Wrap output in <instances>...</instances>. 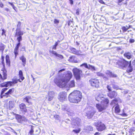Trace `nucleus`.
<instances>
[{
	"label": "nucleus",
	"mask_w": 135,
	"mask_h": 135,
	"mask_svg": "<svg viewBox=\"0 0 135 135\" xmlns=\"http://www.w3.org/2000/svg\"><path fill=\"white\" fill-rule=\"evenodd\" d=\"M65 70V69H63L60 70L58 72V76L54 80L56 84L61 88L65 87L66 86V83L73 76L72 73L69 71L66 72L65 74L61 73L60 74V73Z\"/></svg>",
	"instance_id": "obj_1"
},
{
	"label": "nucleus",
	"mask_w": 135,
	"mask_h": 135,
	"mask_svg": "<svg viewBox=\"0 0 135 135\" xmlns=\"http://www.w3.org/2000/svg\"><path fill=\"white\" fill-rule=\"evenodd\" d=\"M81 93L80 91L75 90L71 93L69 96V99L70 102L77 103L79 102L82 98Z\"/></svg>",
	"instance_id": "obj_2"
},
{
	"label": "nucleus",
	"mask_w": 135,
	"mask_h": 135,
	"mask_svg": "<svg viewBox=\"0 0 135 135\" xmlns=\"http://www.w3.org/2000/svg\"><path fill=\"white\" fill-rule=\"evenodd\" d=\"M109 100L107 98L105 99L104 100L101 101V104H97L96 107L97 109L99 112H102L103 110L105 109L107 105L108 104Z\"/></svg>",
	"instance_id": "obj_3"
},
{
	"label": "nucleus",
	"mask_w": 135,
	"mask_h": 135,
	"mask_svg": "<svg viewBox=\"0 0 135 135\" xmlns=\"http://www.w3.org/2000/svg\"><path fill=\"white\" fill-rule=\"evenodd\" d=\"M116 63L117 67L123 69L127 67L129 64L128 61L123 59L118 61Z\"/></svg>",
	"instance_id": "obj_4"
},
{
	"label": "nucleus",
	"mask_w": 135,
	"mask_h": 135,
	"mask_svg": "<svg viewBox=\"0 0 135 135\" xmlns=\"http://www.w3.org/2000/svg\"><path fill=\"white\" fill-rule=\"evenodd\" d=\"M72 71L76 80H80L81 76L82 75V71L77 68L73 69Z\"/></svg>",
	"instance_id": "obj_5"
},
{
	"label": "nucleus",
	"mask_w": 135,
	"mask_h": 135,
	"mask_svg": "<svg viewBox=\"0 0 135 135\" xmlns=\"http://www.w3.org/2000/svg\"><path fill=\"white\" fill-rule=\"evenodd\" d=\"M87 109L88 111L86 113V115L88 118L90 119L94 115L96 112L94 108L92 107H88Z\"/></svg>",
	"instance_id": "obj_6"
},
{
	"label": "nucleus",
	"mask_w": 135,
	"mask_h": 135,
	"mask_svg": "<svg viewBox=\"0 0 135 135\" xmlns=\"http://www.w3.org/2000/svg\"><path fill=\"white\" fill-rule=\"evenodd\" d=\"M20 107L22 113L23 114H25L26 113H29V110L31 112H33L32 110H30V109H26L25 105L23 103H22L20 105Z\"/></svg>",
	"instance_id": "obj_7"
},
{
	"label": "nucleus",
	"mask_w": 135,
	"mask_h": 135,
	"mask_svg": "<svg viewBox=\"0 0 135 135\" xmlns=\"http://www.w3.org/2000/svg\"><path fill=\"white\" fill-rule=\"evenodd\" d=\"M16 32L15 35V36L17 37V40L18 43L22 40V36L23 34V33L20 31L19 28H17L16 29Z\"/></svg>",
	"instance_id": "obj_8"
},
{
	"label": "nucleus",
	"mask_w": 135,
	"mask_h": 135,
	"mask_svg": "<svg viewBox=\"0 0 135 135\" xmlns=\"http://www.w3.org/2000/svg\"><path fill=\"white\" fill-rule=\"evenodd\" d=\"M97 129L99 131H101L104 130L105 128V125L101 122H98L96 125Z\"/></svg>",
	"instance_id": "obj_9"
},
{
	"label": "nucleus",
	"mask_w": 135,
	"mask_h": 135,
	"mask_svg": "<svg viewBox=\"0 0 135 135\" xmlns=\"http://www.w3.org/2000/svg\"><path fill=\"white\" fill-rule=\"evenodd\" d=\"M89 82L91 85L97 88L99 86V82L97 79H91L89 80Z\"/></svg>",
	"instance_id": "obj_10"
},
{
	"label": "nucleus",
	"mask_w": 135,
	"mask_h": 135,
	"mask_svg": "<svg viewBox=\"0 0 135 135\" xmlns=\"http://www.w3.org/2000/svg\"><path fill=\"white\" fill-rule=\"evenodd\" d=\"M66 94L65 92H60L59 94L58 99L61 102L64 101L66 99Z\"/></svg>",
	"instance_id": "obj_11"
},
{
	"label": "nucleus",
	"mask_w": 135,
	"mask_h": 135,
	"mask_svg": "<svg viewBox=\"0 0 135 135\" xmlns=\"http://www.w3.org/2000/svg\"><path fill=\"white\" fill-rule=\"evenodd\" d=\"M105 95L104 93L103 92H101L99 93L96 98V100L98 101H99L100 100L102 99V100H104L105 98L104 97Z\"/></svg>",
	"instance_id": "obj_12"
},
{
	"label": "nucleus",
	"mask_w": 135,
	"mask_h": 135,
	"mask_svg": "<svg viewBox=\"0 0 135 135\" xmlns=\"http://www.w3.org/2000/svg\"><path fill=\"white\" fill-rule=\"evenodd\" d=\"M105 73L107 76L110 77L115 78L117 76L116 75L114 74L108 70H107L105 72Z\"/></svg>",
	"instance_id": "obj_13"
},
{
	"label": "nucleus",
	"mask_w": 135,
	"mask_h": 135,
	"mask_svg": "<svg viewBox=\"0 0 135 135\" xmlns=\"http://www.w3.org/2000/svg\"><path fill=\"white\" fill-rule=\"evenodd\" d=\"M55 95V93L53 91H50L48 94V100L49 101L51 100Z\"/></svg>",
	"instance_id": "obj_14"
},
{
	"label": "nucleus",
	"mask_w": 135,
	"mask_h": 135,
	"mask_svg": "<svg viewBox=\"0 0 135 135\" xmlns=\"http://www.w3.org/2000/svg\"><path fill=\"white\" fill-rule=\"evenodd\" d=\"M70 50L71 52L74 54L80 55L81 53V52L80 51H77L76 49L73 48H70Z\"/></svg>",
	"instance_id": "obj_15"
},
{
	"label": "nucleus",
	"mask_w": 135,
	"mask_h": 135,
	"mask_svg": "<svg viewBox=\"0 0 135 135\" xmlns=\"http://www.w3.org/2000/svg\"><path fill=\"white\" fill-rule=\"evenodd\" d=\"M67 84V83H66ZM75 86V81L73 80L70 81L68 85L66 84V86L65 87H69V88H73Z\"/></svg>",
	"instance_id": "obj_16"
},
{
	"label": "nucleus",
	"mask_w": 135,
	"mask_h": 135,
	"mask_svg": "<svg viewBox=\"0 0 135 135\" xmlns=\"http://www.w3.org/2000/svg\"><path fill=\"white\" fill-rule=\"evenodd\" d=\"M17 118L18 119V121H19V122H21L23 121H27V119L25 117H22L20 115L18 116L17 117Z\"/></svg>",
	"instance_id": "obj_17"
},
{
	"label": "nucleus",
	"mask_w": 135,
	"mask_h": 135,
	"mask_svg": "<svg viewBox=\"0 0 135 135\" xmlns=\"http://www.w3.org/2000/svg\"><path fill=\"white\" fill-rule=\"evenodd\" d=\"M117 95V93L115 91H113L108 94V96L109 97L112 99L116 96Z\"/></svg>",
	"instance_id": "obj_18"
},
{
	"label": "nucleus",
	"mask_w": 135,
	"mask_h": 135,
	"mask_svg": "<svg viewBox=\"0 0 135 135\" xmlns=\"http://www.w3.org/2000/svg\"><path fill=\"white\" fill-rule=\"evenodd\" d=\"M68 60L70 62L74 63H77L78 62L76 58L73 56L70 57Z\"/></svg>",
	"instance_id": "obj_19"
},
{
	"label": "nucleus",
	"mask_w": 135,
	"mask_h": 135,
	"mask_svg": "<svg viewBox=\"0 0 135 135\" xmlns=\"http://www.w3.org/2000/svg\"><path fill=\"white\" fill-rule=\"evenodd\" d=\"M50 52L54 55L56 57H58L61 59H62L63 58V57L62 55L57 54L56 52L54 51H51Z\"/></svg>",
	"instance_id": "obj_20"
},
{
	"label": "nucleus",
	"mask_w": 135,
	"mask_h": 135,
	"mask_svg": "<svg viewBox=\"0 0 135 135\" xmlns=\"http://www.w3.org/2000/svg\"><path fill=\"white\" fill-rule=\"evenodd\" d=\"M124 56L128 59H130L132 57L131 54L129 52H126L124 54Z\"/></svg>",
	"instance_id": "obj_21"
},
{
	"label": "nucleus",
	"mask_w": 135,
	"mask_h": 135,
	"mask_svg": "<svg viewBox=\"0 0 135 135\" xmlns=\"http://www.w3.org/2000/svg\"><path fill=\"white\" fill-rule=\"evenodd\" d=\"M20 59L23 62V65L24 66H25V65L26 62V59L23 56H22L20 57Z\"/></svg>",
	"instance_id": "obj_22"
},
{
	"label": "nucleus",
	"mask_w": 135,
	"mask_h": 135,
	"mask_svg": "<svg viewBox=\"0 0 135 135\" xmlns=\"http://www.w3.org/2000/svg\"><path fill=\"white\" fill-rule=\"evenodd\" d=\"M81 121V120L79 118H77L75 119V123L76 124H75V125L76 124L78 126H79L80 125V122Z\"/></svg>",
	"instance_id": "obj_23"
},
{
	"label": "nucleus",
	"mask_w": 135,
	"mask_h": 135,
	"mask_svg": "<svg viewBox=\"0 0 135 135\" xmlns=\"http://www.w3.org/2000/svg\"><path fill=\"white\" fill-rule=\"evenodd\" d=\"M115 113L118 114L120 111V109L119 108V106L118 105H117L115 108Z\"/></svg>",
	"instance_id": "obj_24"
},
{
	"label": "nucleus",
	"mask_w": 135,
	"mask_h": 135,
	"mask_svg": "<svg viewBox=\"0 0 135 135\" xmlns=\"http://www.w3.org/2000/svg\"><path fill=\"white\" fill-rule=\"evenodd\" d=\"M131 61L130 62V63L129 64V66L127 70V72L128 73L131 72L132 71V68L131 67Z\"/></svg>",
	"instance_id": "obj_25"
},
{
	"label": "nucleus",
	"mask_w": 135,
	"mask_h": 135,
	"mask_svg": "<svg viewBox=\"0 0 135 135\" xmlns=\"http://www.w3.org/2000/svg\"><path fill=\"white\" fill-rule=\"evenodd\" d=\"M19 77L22 81L24 79V78L23 76V73L22 71L20 70L19 71Z\"/></svg>",
	"instance_id": "obj_26"
},
{
	"label": "nucleus",
	"mask_w": 135,
	"mask_h": 135,
	"mask_svg": "<svg viewBox=\"0 0 135 135\" xmlns=\"http://www.w3.org/2000/svg\"><path fill=\"white\" fill-rule=\"evenodd\" d=\"M6 63L9 66L10 65V61L9 57L8 55H6Z\"/></svg>",
	"instance_id": "obj_27"
},
{
	"label": "nucleus",
	"mask_w": 135,
	"mask_h": 135,
	"mask_svg": "<svg viewBox=\"0 0 135 135\" xmlns=\"http://www.w3.org/2000/svg\"><path fill=\"white\" fill-rule=\"evenodd\" d=\"M97 75L98 76L102 77L104 79L105 78L107 80L108 79V78L106 77L103 74L100 72H98L97 73Z\"/></svg>",
	"instance_id": "obj_28"
},
{
	"label": "nucleus",
	"mask_w": 135,
	"mask_h": 135,
	"mask_svg": "<svg viewBox=\"0 0 135 135\" xmlns=\"http://www.w3.org/2000/svg\"><path fill=\"white\" fill-rule=\"evenodd\" d=\"M14 91V89L12 88L10 89L8 91L7 93L5 94L8 95L10 94H11Z\"/></svg>",
	"instance_id": "obj_29"
},
{
	"label": "nucleus",
	"mask_w": 135,
	"mask_h": 135,
	"mask_svg": "<svg viewBox=\"0 0 135 135\" xmlns=\"http://www.w3.org/2000/svg\"><path fill=\"white\" fill-rule=\"evenodd\" d=\"M7 87L11 86L14 84V82L11 81L6 82Z\"/></svg>",
	"instance_id": "obj_30"
},
{
	"label": "nucleus",
	"mask_w": 135,
	"mask_h": 135,
	"mask_svg": "<svg viewBox=\"0 0 135 135\" xmlns=\"http://www.w3.org/2000/svg\"><path fill=\"white\" fill-rule=\"evenodd\" d=\"M65 105H63L62 106V109L63 110L65 111L66 110V111L68 112L67 113L68 114L70 115H71L72 114H70V113H69V111L68 110H69L66 109V108H65Z\"/></svg>",
	"instance_id": "obj_31"
},
{
	"label": "nucleus",
	"mask_w": 135,
	"mask_h": 135,
	"mask_svg": "<svg viewBox=\"0 0 135 135\" xmlns=\"http://www.w3.org/2000/svg\"><path fill=\"white\" fill-rule=\"evenodd\" d=\"M85 129L86 130L88 131H92L93 130V127L90 126H89L85 127Z\"/></svg>",
	"instance_id": "obj_32"
},
{
	"label": "nucleus",
	"mask_w": 135,
	"mask_h": 135,
	"mask_svg": "<svg viewBox=\"0 0 135 135\" xmlns=\"http://www.w3.org/2000/svg\"><path fill=\"white\" fill-rule=\"evenodd\" d=\"M88 69H89L93 70H95V68L94 67L90 65H88Z\"/></svg>",
	"instance_id": "obj_33"
},
{
	"label": "nucleus",
	"mask_w": 135,
	"mask_h": 135,
	"mask_svg": "<svg viewBox=\"0 0 135 135\" xmlns=\"http://www.w3.org/2000/svg\"><path fill=\"white\" fill-rule=\"evenodd\" d=\"M9 107L10 108H13L14 107V104L11 101H10L9 102Z\"/></svg>",
	"instance_id": "obj_34"
},
{
	"label": "nucleus",
	"mask_w": 135,
	"mask_h": 135,
	"mask_svg": "<svg viewBox=\"0 0 135 135\" xmlns=\"http://www.w3.org/2000/svg\"><path fill=\"white\" fill-rule=\"evenodd\" d=\"M0 86L2 87H7V84L6 82L0 84Z\"/></svg>",
	"instance_id": "obj_35"
},
{
	"label": "nucleus",
	"mask_w": 135,
	"mask_h": 135,
	"mask_svg": "<svg viewBox=\"0 0 135 135\" xmlns=\"http://www.w3.org/2000/svg\"><path fill=\"white\" fill-rule=\"evenodd\" d=\"M18 49H17L16 48H15L14 49V54L15 55V56L16 57V56H17V55L18 54Z\"/></svg>",
	"instance_id": "obj_36"
},
{
	"label": "nucleus",
	"mask_w": 135,
	"mask_h": 135,
	"mask_svg": "<svg viewBox=\"0 0 135 135\" xmlns=\"http://www.w3.org/2000/svg\"><path fill=\"white\" fill-rule=\"evenodd\" d=\"M80 131V129L78 128V129H74L73 131V132H74L76 133H79Z\"/></svg>",
	"instance_id": "obj_37"
},
{
	"label": "nucleus",
	"mask_w": 135,
	"mask_h": 135,
	"mask_svg": "<svg viewBox=\"0 0 135 135\" xmlns=\"http://www.w3.org/2000/svg\"><path fill=\"white\" fill-rule=\"evenodd\" d=\"M31 98L29 96H27L24 99V100H26V101L28 103H30L29 102V100Z\"/></svg>",
	"instance_id": "obj_38"
},
{
	"label": "nucleus",
	"mask_w": 135,
	"mask_h": 135,
	"mask_svg": "<svg viewBox=\"0 0 135 135\" xmlns=\"http://www.w3.org/2000/svg\"><path fill=\"white\" fill-rule=\"evenodd\" d=\"M8 3L11 6L13 7V8L16 11V8L14 6V5L13 4V3H11L10 2H8Z\"/></svg>",
	"instance_id": "obj_39"
},
{
	"label": "nucleus",
	"mask_w": 135,
	"mask_h": 135,
	"mask_svg": "<svg viewBox=\"0 0 135 135\" xmlns=\"http://www.w3.org/2000/svg\"><path fill=\"white\" fill-rule=\"evenodd\" d=\"M84 66L85 68L88 69V65L86 63H84L80 65V66L82 67Z\"/></svg>",
	"instance_id": "obj_40"
},
{
	"label": "nucleus",
	"mask_w": 135,
	"mask_h": 135,
	"mask_svg": "<svg viewBox=\"0 0 135 135\" xmlns=\"http://www.w3.org/2000/svg\"><path fill=\"white\" fill-rule=\"evenodd\" d=\"M7 89H8L7 88H4L2 89L1 93L3 94Z\"/></svg>",
	"instance_id": "obj_41"
},
{
	"label": "nucleus",
	"mask_w": 135,
	"mask_h": 135,
	"mask_svg": "<svg viewBox=\"0 0 135 135\" xmlns=\"http://www.w3.org/2000/svg\"><path fill=\"white\" fill-rule=\"evenodd\" d=\"M122 30L124 32L128 30V29L126 28V27L125 26L123 27H122Z\"/></svg>",
	"instance_id": "obj_42"
},
{
	"label": "nucleus",
	"mask_w": 135,
	"mask_h": 135,
	"mask_svg": "<svg viewBox=\"0 0 135 135\" xmlns=\"http://www.w3.org/2000/svg\"><path fill=\"white\" fill-rule=\"evenodd\" d=\"M107 88L108 90L109 91H111V87L110 86L108 85L107 86Z\"/></svg>",
	"instance_id": "obj_43"
},
{
	"label": "nucleus",
	"mask_w": 135,
	"mask_h": 135,
	"mask_svg": "<svg viewBox=\"0 0 135 135\" xmlns=\"http://www.w3.org/2000/svg\"><path fill=\"white\" fill-rule=\"evenodd\" d=\"M117 102V100H113L111 103V104L112 105L114 104H115V102Z\"/></svg>",
	"instance_id": "obj_44"
},
{
	"label": "nucleus",
	"mask_w": 135,
	"mask_h": 135,
	"mask_svg": "<svg viewBox=\"0 0 135 135\" xmlns=\"http://www.w3.org/2000/svg\"><path fill=\"white\" fill-rule=\"evenodd\" d=\"M3 94H2V93H1V98H3V97H6V98H7L8 97V96H6L5 95H3Z\"/></svg>",
	"instance_id": "obj_45"
},
{
	"label": "nucleus",
	"mask_w": 135,
	"mask_h": 135,
	"mask_svg": "<svg viewBox=\"0 0 135 135\" xmlns=\"http://www.w3.org/2000/svg\"><path fill=\"white\" fill-rule=\"evenodd\" d=\"M134 40L132 39H130L129 40V42L131 43H132L134 42Z\"/></svg>",
	"instance_id": "obj_46"
},
{
	"label": "nucleus",
	"mask_w": 135,
	"mask_h": 135,
	"mask_svg": "<svg viewBox=\"0 0 135 135\" xmlns=\"http://www.w3.org/2000/svg\"><path fill=\"white\" fill-rule=\"evenodd\" d=\"M20 45V43H18V44H17V46H16L15 48L17 49H18Z\"/></svg>",
	"instance_id": "obj_47"
},
{
	"label": "nucleus",
	"mask_w": 135,
	"mask_h": 135,
	"mask_svg": "<svg viewBox=\"0 0 135 135\" xmlns=\"http://www.w3.org/2000/svg\"><path fill=\"white\" fill-rule=\"evenodd\" d=\"M99 2L100 3L104 4L105 3L103 1V0H98Z\"/></svg>",
	"instance_id": "obj_48"
},
{
	"label": "nucleus",
	"mask_w": 135,
	"mask_h": 135,
	"mask_svg": "<svg viewBox=\"0 0 135 135\" xmlns=\"http://www.w3.org/2000/svg\"><path fill=\"white\" fill-rule=\"evenodd\" d=\"M18 23L17 25V28H19L20 30V27H20V26L21 24V22H18Z\"/></svg>",
	"instance_id": "obj_49"
},
{
	"label": "nucleus",
	"mask_w": 135,
	"mask_h": 135,
	"mask_svg": "<svg viewBox=\"0 0 135 135\" xmlns=\"http://www.w3.org/2000/svg\"><path fill=\"white\" fill-rule=\"evenodd\" d=\"M113 88L115 89H119V88L117 86H113Z\"/></svg>",
	"instance_id": "obj_50"
},
{
	"label": "nucleus",
	"mask_w": 135,
	"mask_h": 135,
	"mask_svg": "<svg viewBox=\"0 0 135 135\" xmlns=\"http://www.w3.org/2000/svg\"><path fill=\"white\" fill-rule=\"evenodd\" d=\"M56 47L57 46L56 45H55L53 46L52 49H54V50H56Z\"/></svg>",
	"instance_id": "obj_51"
},
{
	"label": "nucleus",
	"mask_w": 135,
	"mask_h": 135,
	"mask_svg": "<svg viewBox=\"0 0 135 135\" xmlns=\"http://www.w3.org/2000/svg\"><path fill=\"white\" fill-rule=\"evenodd\" d=\"M33 129L32 128L31 129L30 131V132L29 133H32V134L33 133Z\"/></svg>",
	"instance_id": "obj_52"
},
{
	"label": "nucleus",
	"mask_w": 135,
	"mask_h": 135,
	"mask_svg": "<svg viewBox=\"0 0 135 135\" xmlns=\"http://www.w3.org/2000/svg\"><path fill=\"white\" fill-rule=\"evenodd\" d=\"M59 21L55 19L54 21V23H58Z\"/></svg>",
	"instance_id": "obj_53"
},
{
	"label": "nucleus",
	"mask_w": 135,
	"mask_h": 135,
	"mask_svg": "<svg viewBox=\"0 0 135 135\" xmlns=\"http://www.w3.org/2000/svg\"><path fill=\"white\" fill-rule=\"evenodd\" d=\"M3 4H2V3L1 2H0V7H3Z\"/></svg>",
	"instance_id": "obj_54"
},
{
	"label": "nucleus",
	"mask_w": 135,
	"mask_h": 135,
	"mask_svg": "<svg viewBox=\"0 0 135 135\" xmlns=\"http://www.w3.org/2000/svg\"><path fill=\"white\" fill-rule=\"evenodd\" d=\"M2 35H3L4 34L5 32V31L3 29L2 30Z\"/></svg>",
	"instance_id": "obj_55"
},
{
	"label": "nucleus",
	"mask_w": 135,
	"mask_h": 135,
	"mask_svg": "<svg viewBox=\"0 0 135 135\" xmlns=\"http://www.w3.org/2000/svg\"><path fill=\"white\" fill-rule=\"evenodd\" d=\"M100 133L98 132H96L94 134V135H99Z\"/></svg>",
	"instance_id": "obj_56"
},
{
	"label": "nucleus",
	"mask_w": 135,
	"mask_h": 135,
	"mask_svg": "<svg viewBox=\"0 0 135 135\" xmlns=\"http://www.w3.org/2000/svg\"><path fill=\"white\" fill-rule=\"evenodd\" d=\"M4 9L7 12H8V11H9V9L7 8H5Z\"/></svg>",
	"instance_id": "obj_57"
},
{
	"label": "nucleus",
	"mask_w": 135,
	"mask_h": 135,
	"mask_svg": "<svg viewBox=\"0 0 135 135\" xmlns=\"http://www.w3.org/2000/svg\"><path fill=\"white\" fill-rule=\"evenodd\" d=\"M125 27H126V28L127 29H129V28H130V26L126 25Z\"/></svg>",
	"instance_id": "obj_58"
},
{
	"label": "nucleus",
	"mask_w": 135,
	"mask_h": 135,
	"mask_svg": "<svg viewBox=\"0 0 135 135\" xmlns=\"http://www.w3.org/2000/svg\"><path fill=\"white\" fill-rule=\"evenodd\" d=\"M70 4H73V0H69Z\"/></svg>",
	"instance_id": "obj_59"
},
{
	"label": "nucleus",
	"mask_w": 135,
	"mask_h": 135,
	"mask_svg": "<svg viewBox=\"0 0 135 135\" xmlns=\"http://www.w3.org/2000/svg\"><path fill=\"white\" fill-rule=\"evenodd\" d=\"M4 49L2 47H0V50H3Z\"/></svg>",
	"instance_id": "obj_60"
},
{
	"label": "nucleus",
	"mask_w": 135,
	"mask_h": 135,
	"mask_svg": "<svg viewBox=\"0 0 135 135\" xmlns=\"http://www.w3.org/2000/svg\"><path fill=\"white\" fill-rule=\"evenodd\" d=\"M72 23V22L71 21V22H69V23H68V25L69 26H70L71 25V23Z\"/></svg>",
	"instance_id": "obj_61"
},
{
	"label": "nucleus",
	"mask_w": 135,
	"mask_h": 135,
	"mask_svg": "<svg viewBox=\"0 0 135 135\" xmlns=\"http://www.w3.org/2000/svg\"><path fill=\"white\" fill-rule=\"evenodd\" d=\"M12 82H14V84L16 83H17V80H14Z\"/></svg>",
	"instance_id": "obj_62"
},
{
	"label": "nucleus",
	"mask_w": 135,
	"mask_h": 135,
	"mask_svg": "<svg viewBox=\"0 0 135 135\" xmlns=\"http://www.w3.org/2000/svg\"><path fill=\"white\" fill-rule=\"evenodd\" d=\"M122 114L124 116H126L127 115V114L125 113H123Z\"/></svg>",
	"instance_id": "obj_63"
},
{
	"label": "nucleus",
	"mask_w": 135,
	"mask_h": 135,
	"mask_svg": "<svg viewBox=\"0 0 135 135\" xmlns=\"http://www.w3.org/2000/svg\"><path fill=\"white\" fill-rule=\"evenodd\" d=\"M58 43L57 42H56L55 43V45H56V46H57V45H58Z\"/></svg>",
	"instance_id": "obj_64"
}]
</instances>
